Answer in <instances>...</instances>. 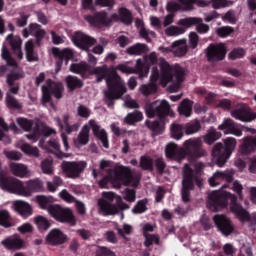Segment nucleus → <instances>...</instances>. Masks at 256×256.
<instances>
[{"instance_id": "9d476101", "label": "nucleus", "mask_w": 256, "mask_h": 256, "mask_svg": "<svg viewBox=\"0 0 256 256\" xmlns=\"http://www.w3.org/2000/svg\"><path fill=\"white\" fill-rule=\"evenodd\" d=\"M236 145L237 140L233 137L224 139V144L217 143L214 145L212 149V157L218 167L225 166V163H227L229 157L233 155V151H235Z\"/></svg>"}, {"instance_id": "ddd939ff", "label": "nucleus", "mask_w": 256, "mask_h": 256, "mask_svg": "<svg viewBox=\"0 0 256 256\" xmlns=\"http://www.w3.org/2000/svg\"><path fill=\"white\" fill-rule=\"evenodd\" d=\"M85 169H87V162L85 161H63L61 163L62 173L67 179H79Z\"/></svg>"}, {"instance_id": "b1692460", "label": "nucleus", "mask_w": 256, "mask_h": 256, "mask_svg": "<svg viewBox=\"0 0 256 256\" xmlns=\"http://www.w3.org/2000/svg\"><path fill=\"white\" fill-rule=\"evenodd\" d=\"M219 131H224L225 135H235L236 137H241L243 135V131L235 121L231 119H225L219 126Z\"/></svg>"}, {"instance_id": "c9c22d12", "label": "nucleus", "mask_w": 256, "mask_h": 256, "mask_svg": "<svg viewBox=\"0 0 256 256\" xmlns=\"http://www.w3.org/2000/svg\"><path fill=\"white\" fill-rule=\"evenodd\" d=\"M127 55L139 57L141 55H146L149 53V46L143 43H136L126 49Z\"/></svg>"}, {"instance_id": "f8f14e48", "label": "nucleus", "mask_w": 256, "mask_h": 256, "mask_svg": "<svg viewBox=\"0 0 256 256\" xmlns=\"http://www.w3.org/2000/svg\"><path fill=\"white\" fill-rule=\"evenodd\" d=\"M49 214L55 221L58 223H68L72 227L77 225V219H75V215L73 214V210L70 208H63L60 205L50 206Z\"/></svg>"}, {"instance_id": "2eb2a0df", "label": "nucleus", "mask_w": 256, "mask_h": 256, "mask_svg": "<svg viewBox=\"0 0 256 256\" xmlns=\"http://www.w3.org/2000/svg\"><path fill=\"white\" fill-rule=\"evenodd\" d=\"M116 69L121 71V73H126V75H133L136 73L139 75V79H145V77L149 75V66H147L141 59L136 61L135 68L129 67L125 64H119Z\"/></svg>"}, {"instance_id": "58836bf2", "label": "nucleus", "mask_w": 256, "mask_h": 256, "mask_svg": "<svg viewBox=\"0 0 256 256\" xmlns=\"http://www.w3.org/2000/svg\"><path fill=\"white\" fill-rule=\"evenodd\" d=\"M65 81H66V86L68 88V91L70 93H73V91H75L76 89H81L84 85L81 79L72 75H68L65 78Z\"/></svg>"}, {"instance_id": "473e14b6", "label": "nucleus", "mask_w": 256, "mask_h": 256, "mask_svg": "<svg viewBox=\"0 0 256 256\" xmlns=\"http://www.w3.org/2000/svg\"><path fill=\"white\" fill-rule=\"evenodd\" d=\"M227 181V183H233V172H221L217 171L215 174L209 179V184L211 187H217L219 185V181Z\"/></svg>"}, {"instance_id": "c03bdc74", "label": "nucleus", "mask_w": 256, "mask_h": 256, "mask_svg": "<svg viewBox=\"0 0 256 256\" xmlns=\"http://www.w3.org/2000/svg\"><path fill=\"white\" fill-rule=\"evenodd\" d=\"M90 67L86 62L73 63L70 65L71 73H75L76 75H85L88 73Z\"/></svg>"}, {"instance_id": "a211bd4d", "label": "nucleus", "mask_w": 256, "mask_h": 256, "mask_svg": "<svg viewBox=\"0 0 256 256\" xmlns=\"http://www.w3.org/2000/svg\"><path fill=\"white\" fill-rule=\"evenodd\" d=\"M227 56V46L223 43L210 44L206 49V57L208 61H223Z\"/></svg>"}, {"instance_id": "7c9ffc66", "label": "nucleus", "mask_w": 256, "mask_h": 256, "mask_svg": "<svg viewBox=\"0 0 256 256\" xmlns=\"http://www.w3.org/2000/svg\"><path fill=\"white\" fill-rule=\"evenodd\" d=\"M256 149V137L244 138L243 144L240 146L241 155H250ZM251 163L256 167V157L252 159Z\"/></svg>"}, {"instance_id": "a19ab883", "label": "nucleus", "mask_w": 256, "mask_h": 256, "mask_svg": "<svg viewBox=\"0 0 256 256\" xmlns=\"http://www.w3.org/2000/svg\"><path fill=\"white\" fill-rule=\"evenodd\" d=\"M26 59L29 63L39 61V57L35 54V43L33 40H28L25 44Z\"/></svg>"}, {"instance_id": "f03ea898", "label": "nucleus", "mask_w": 256, "mask_h": 256, "mask_svg": "<svg viewBox=\"0 0 256 256\" xmlns=\"http://www.w3.org/2000/svg\"><path fill=\"white\" fill-rule=\"evenodd\" d=\"M230 203V211L239 219V221L250 223L253 227L256 225V215H250L243 206L237 202V196L230 192L214 191L208 195V209L217 212L219 209H225Z\"/></svg>"}, {"instance_id": "f704fd0d", "label": "nucleus", "mask_w": 256, "mask_h": 256, "mask_svg": "<svg viewBox=\"0 0 256 256\" xmlns=\"http://www.w3.org/2000/svg\"><path fill=\"white\" fill-rule=\"evenodd\" d=\"M14 210L19 213L22 217H29L33 215V208L25 201L17 200L14 202Z\"/></svg>"}, {"instance_id": "0eeeda50", "label": "nucleus", "mask_w": 256, "mask_h": 256, "mask_svg": "<svg viewBox=\"0 0 256 256\" xmlns=\"http://www.w3.org/2000/svg\"><path fill=\"white\" fill-rule=\"evenodd\" d=\"M134 181L135 176H133L131 168L125 166H117L114 169H110L109 175L104 176L99 181V187H101V189H106L107 185L111 183L115 189H121L122 185L128 187V185Z\"/></svg>"}, {"instance_id": "4468645a", "label": "nucleus", "mask_w": 256, "mask_h": 256, "mask_svg": "<svg viewBox=\"0 0 256 256\" xmlns=\"http://www.w3.org/2000/svg\"><path fill=\"white\" fill-rule=\"evenodd\" d=\"M0 189L14 195H21L23 182L13 176H7L0 172Z\"/></svg>"}, {"instance_id": "39448f33", "label": "nucleus", "mask_w": 256, "mask_h": 256, "mask_svg": "<svg viewBox=\"0 0 256 256\" xmlns=\"http://www.w3.org/2000/svg\"><path fill=\"white\" fill-rule=\"evenodd\" d=\"M194 169L189 165H185L182 177V189H181V197L183 203L191 202V191L195 189V183L199 189L203 187V179H201V173L205 169V163L196 162L194 165Z\"/></svg>"}, {"instance_id": "c756f323", "label": "nucleus", "mask_w": 256, "mask_h": 256, "mask_svg": "<svg viewBox=\"0 0 256 256\" xmlns=\"http://www.w3.org/2000/svg\"><path fill=\"white\" fill-rule=\"evenodd\" d=\"M6 41L10 45L14 55L18 57V59H23V51H21V45H23V40L20 36H15L13 34H9L6 36Z\"/></svg>"}, {"instance_id": "bf43d9fd", "label": "nucleus", "mask_w": 256, "mask_h": 256, "mask_svg": "<svg viewBox=\"0 0 256 256\" xmlns=\"http://www.w3.org/2000/svg\"><path fill=\"white\" fill-rule=\"evenodd\" d=\"M139 167L143 171H153V159L147 156H141Z\"/></svg>"}, {"instance_id": "f257e3e1", "label": "nucleus", "mask_w": 256, "mask_h": 256, "mask_svg": "<svg viewBox=\"0 0 256 256\" xmlns=\"http://www.w3.org/2000/svg\"><path fill=\"white\" fill-rule=\"evenodd\" d=\"M91 75H96V83H101L103 80L106 81L107 90L104 91V103L109 109H113L115 101H118L127 93L125 82L121 80V76L115 69L109 68L106 64L95 67Z\"/></svg>"}, {"instance_id": "1a4fd4ad", "label": "nucleus", "mask_w": 256, "mask_h": 256, "mask_svg": "<svg viewBox=\"0 0 256 256\" xmlns=\"http://www.w3.org/2000/svg\"><path fill=\"white\" fill-rule=\"evenodd\" d=\"M102 199L98 201V207L105 215H117L120 211L129 209L127 203L123 202L121 196L113 192H103Z\"/></svg>"}, {"instance_id": "8fccbe9b", "label": "nucleus", "mask_w": 256, "mask_h": 256, "mask_svg": "<svg viewBox=\"0 0 256 256\" xmlns=\"http://www.w3.org/2000/svg\"><path fill=\"white\" fill-rule=\"evenodd\" d=\"M218 139H221V132H217V130L212 128L204 136V143H207V145H213V143Z\"/></svg>"}, {"instance_id": "72a5a7b5", "label": "nucleus", "mask_w": 256, "mask_h": 256, "mask_svg": "<svg viewBox=\"0 0 256 256\" xmlns=\"http://www.w3.org/2000/svg\"><path fill=\"white\" fill-rule=\"evenodd\" d=\"M23 75L21 73L12 72L7 75L6 83L9 87V90L7 93L10 95H17L19 93V86H15V81H19Z\"/></svg>"}, {"instance_id": "5fc2aeb1", "label": "nucleus", "mask_w": 256, "mask_h": 256, "mask_svg": "<svg viewBox=\"0 0 256 256\" xmlns=\"http://www.w3.org/2000/svg\"><path fill=\"white\" fill-rule=\"evenodd\" d=\"M21 151L28 155L29 157H39V148L33 147L30 144H23L21 146Z\"/></svg>"}, {"instance_id": "37998d69", "label": "nucleus", "mask_w": 256, "mask_h": 256, "mask_svg": "<svg viewBox=\"0 0 256 256\" xmlns=\"http://www.w3.org/2000/svg\"><path fill=\"white\" fill-rule=\"evenodd\" d=\"M172 47H176L174 51L176 57H185V55H187V51L189 50L187 48V41L185 40H178L173 42Z\"/></svg>"}, {"instance_id": "0e129e2a", "label": "nucleus", "mask_w": 256, "mask_h": 256, "mask_svg": "<svg viewBox=\"0 0 256 256\" xmlns=\"http://www.w3.org/2000/svg\"><path fill=\"white\" fill-rule=\"evenodd\" d=\"M234 32H235V29H233V27L231 26H223L216 30L218 37H222V38L229 37V35H231Z\"/></svg>"}, {"instance_id": "423d86ee", "label": "nucleus", "mask_w": 256, "mask_h": 256, "mask_svg": "<svg viewBox=\"0 0 256 256\" xmlns=\"http://www.w3.org/2000/svg\"><path fill=\"white\" fill-rule=\"evenodd\" d=\"M159 69L154 67L152 70V74L150 76V83L142 84L140 86V93L144 97H149V95H153L157 93V82L160 81V85H167L173 79L171 75V64L167 62L165 59L161 58L159 60Z\"/></svg>"}, {"instance_id": "680f3d73", "label": "nucleus", "mask_w": 256, "mask_h": 256, "mask_svg": "<svg viewBox=\"0 0 256 256\" xmlns=\"http://www.w3.org/2000/svg\"><path fill=\"white\" fill-rule=\"evenodd\" d=\"M171 137L172 139H181L183 137V126L180 124L171 125Z\"/></svg>"}, {"instance_id": "e2e57ef3", "label": "nucleus", "mask_w": 256, "mask_h": 256, "mask_svg": "<svg viewBox=\"0 0 256 256\" xmlns=\"http://www.w3.org/2000/svg\"><path fill=\"white\" fill-rule=\"evenodd\" d=\"M168 37H177L178 35H183L185 33V28L170 26L165 30Z\"/></svg>"}, {"instance_id": "7ed1b4c3", "label": "nucleus", "mask_w": 256, "mask_h": 256, "mask_svg": "<svg viewBox=\"0 0 256 256\" xmlns=\"http://www.w3.org/2000/svg\"><path fill=\"white\" fill-rule=\"evenodd\" d=\"M165 155L167 159L181 163L186 156L193 160L201 159L207 155V151L203 149L201 138H190L184 142L183 148L178 147L174 142L168 143L165 147Z\"/></svg>"}, {"instance_id": "864d4df0", "label": "nucleus", "mask_w": 256, "mask_h": 256, "mask_svg": "<svg viewBox=\"0 0 256 256\" xmlns=\"http://www.w3.org/2000/svg\"><path fill=\"white\" fill-rule=\"evenodd\" d=\"M147 203H149L147 199L139 200L133 207L132 213L134 215H141L142 213H145V211H147Z\"/></svg>"}, {"instance_id": "412c9836", "label": "nucleus", "mask_w": 256, "mask_h": 256, "mask_svg": "<svg viewBox=\"0 0 256 256\" xmlns=\"http://www.w3.org/2000/svg\"><path fill=\"white\" fill-rule=\"evenodd\" d=\"M72 41L76 47H79L84 51H89V47H93V45L97 43L95 38L86 35L83 32H76L72 37Z\"/></svg>"}, {"instance_id": "79ce46f5", "label": "nucleus", "mask_w": 256, "mask_h": 256, "mask_svg": "<svg viewBox=\"0 0 256 256\" xmlns=\"http://www.w3.org/2000/svg\"><path fill=\"white\" fill-rule=\"evenodd\" d=\"M5 105L8 109H14L16 111H20V109H23V104L13 96V94L6 93L5 96Z\"/></svg>"}, {"instance_id": "2f4dec72", "label": "nucleus", "mask_w": 256, "mask_h": 256, "mask_svg": "<svg viewBox=\"0 0 256 256\" xmlns=\"http://www.w3.org/2000/svg\"><path fill=\"white\" fill-rule=\"evenodd\" d=\"M1 245L6 249L17 251L23 248V239L19 235L8 236L1 241Z\"/></svg>"}, {"instance_id": "4c0bfd02", "label": "nucleus", "mask_w": 256, "mask_h": 256, "mask_svg": "<svg viewBox=\"0 0 256 256\" xmlns=\"http://www.w3.org/2000/svg\"><path fill=\"white\" fill-rule=\"evenodd\" d=\"M10 171L15 177H20L21 179L29 175V168L21 163L12 162L9 165Z\"/></svg>"}, {"instance_id": "6ab92c4d", "label": "nucleus", "mask_w": 256, "mask_h": 256, "mask_svg": "<svg viewBox=\"0 0 256 256\" xmlns=\"http://www.w3.org/2000/svg\"><path fill=\"white\" fill-rule=\"evenodd\" d=\"M178 25L181 27H186V29H189V27H193L196 25V31L197 33H200V35H205V33H209V25L203 23L202 18L197 17H188L183 18L178 21Z\"/></svg>"}, {"instance_id": "f3484780", "label": "nucleus", "mask_w": 256, "mask_h": 256, "mask_svg": "<svg viewBox=\"0 0 256 256\" xmlns=\"http://www.w3.org/2000/svg\"><path fill=\"white\" fill-rule=\"evenodd\" d=\"M52 54L56 61V73H59L63 67V61L65 65H69L70 61H73L75 58V53L71 50V48L59 49L57 47L52 48Z\"/></svg>"}, {"instance_id": "cd10ccee", "label": "nucleus", "mask_w": 256, "mask_h": 256, "mask_svg": "<svg viewBox=\"0 0 256 256\" xmlns=\"http://www.w3.org/2000/svg\"><path fill=\"white\" fill-rule=\"evenodd\" d=\"M28 29H30V35L35 38V42H33L35 46L41 47L47 32L38 23H30Z\"/></svg>"}, {"instance_id": "bb28decb", "label": "nucleus", "mask_w": 256, "mask_h": 256, "mask_svg": "<svg viewBox=\"0 0 256 256\" xmlns=\"http://www.w3.org/2000/svg\"><path fill=\"white\" fill-rule=\"evenodd\" d=\"M43 191V182L38 179L29 180L26 182V186L22 182L21 194L24 197H29L31 193H39Z\"/></svg>"}, {"instance_id": "ea45409f", "label": "nucleus", "mask_w": 256, "mask_h": 256, "mask_svg": "<svg viewBox=\"0 0 256 256\" xmlns=\"http://www.w3.org/2000/svg\"><path fill=\"white\" fill-rule=\"evenodd\" d=\"M179 115H183L184 117H189L193 114V101L189 99H184L178 106Z\"/></svg>"}, {"instance_id": "dca6fc26", "label": "nucleus", "mask_w": 256, "mask_h": 256, "mask_svg": "<svg viewBox=\"0 0 256 256\" xmlns=\"http://www.w3.org/2000/svg\"><path fill=\"white\" fill-rule=\"evenodd\" d=\"M170 74L172 78L168 83H171V81H174V83L171 84L168 89L170 93H177V91L181 89V83L185 81V76L187 73L185 72V68L181 67L179 64H176L173 67L171 66Z\"/></svg>"}, {"instance_id": "de8ad7c7", "label": "nucleus", "mask_w": 256, "mask_h": 256, "mask_svg": "<svg viewBox=\"0 0 256 256\" xmlns=\"http://www.w3.org/2000/svg\"><path fill=\"white\" fill-rule=\"evenodd\" d=\"M36 203H38L40 209H47L48 213L50 207H55V205L51 204L53 203V198L43 195L36 196Z\"/></svg>"}, {"instance_id": "338daca9", "label": "nucleus", "mask_w": 256, "mask_h": 256, "mask_svg": "<svg viewBox=\"0 0 256 256\" xmlns=\"http://www.w3.org/2000/svg\"><path fill=\"white\" fill-rule=\"evenodd\" d=\"M42 172L46 175H51L53 173V162L49 159H45L41 162Z\"/></svg>"}, {"instance_id": "e433bc0d", "label": "nucleus", "mask_w": 256, "mask_h": 256, "mask_svg": "<svg viewBox=\"0 0 256 256\" xmlns=\"http://www.w3.org/2000/svg\"><path fill=\"white\" fill-rule=\"evenodd\" d=\"M15 225H17V222L12 218L11 213L8 210H0V227L11 229Z\"/></svg>"}, {"instance_id": "6e6552de", "label": "nucleus", "mask_w": 256, "mask_h": 256, "mask_svg": "<svg viewBox=\"0 0 256 256\" xmlns=\"http://www.w3.org/2000/svg\"><path fill=\"white\" fill-rule=\"evenodd\" d=\"M18 125L24 130V131H31L29 134H26L25 137L29 139V141H33V143H37L38 140L41 139V137H50V135H55L57 131L55 129L45 126V124H40L39 122H36L33 126V120H29L27 118H18Z\"/></svg>"}, {"instance_id": "3c124183", "label": "nucleus", "mask_w": 256, "mask_h": 256, "mask_svg": "<svg viewBox=\"0 0 256 256\" xmlns=\"http://www.w3.org/2000/svg\"><path fill=\"white\" fill-rule=\"evenodd\" d=\"M1 57L4 59V61H6L9 67H17V61H15V58L11 57V53L5 45L2 46Z\"/></svg>"}, {"instance_id": "393cba45", "label": "nucleus", "mask_w": 256, "mask_h": 256, "mask_svg": "<svg viewBox=\"0 0 256 256\" xmlns=\"http://www.w3.org/2000/svg\"><path fill=\"white\" fill-rule=\"evenodd\" d=\"M231 116L243 123H251V121H255L256 119V112L251 111V108H239L232 110Z\"/></svg>"}, {"instance_id": "49530a36", "label": "nucleus", "mask_w": 256, "mask_h": 256, "mask_svg": "<svg viewBox=\"0 0 256 256\" xmlns=\"http://www.w3.org/2000/svg\"><path fill=\"white\" fill-rule=\"evenodd\" d=\"M118 15H120V22L124 25H131L133 23V13L125 7H121L118 10Z\"/></svg>"}, {"instance_id": "4be33fe9", "label": "nucleus", "mask_w": 256, "mask_h": 256, "mask_svg": "<svg viewBox=\"0 0 256 256\" xmlns=\"http://www.w3.org/2000/svg\"><path fill=\"white\" fill-rule=\"evenodd\" d=\"M67 234L63 233L61 229L54 228L46 236V243L52 247H59L68 241Z\"/></svg>"}, {"instance_id": "774afa93", "label": "nucleus", "mask_w": 256, "mask_h": 256, "mask_svg": "<svg viewBox=\"0 0 256 256\" xmlns=\"http://www.w3.org/2000/svg\"><path fill=\"white\" fill-rule=\"evenodd\" d=\"M96 256H117L115 252L105 246H98L96 249Z\"/></svg>"}, {"instance_id": "9b49d317", "label": "nucleus", "mask_w": 256, "mask_h": 256, "mask_svg": "<svg viewBox=\"0 0 256 256\" xmlns=\"http://www.w3.org/2000/svg\"><path fill=\"white\" fill-rule=\"evenodd\" d=\"M63 89V83L48 79L46 85L42 86V105L45 107L47 103H51L53 101L52 95L56 99H61L63 97Z\"/></svg>"}, {"instance_id": "a18cd8bd", "label": "nucleus", "mask_w": 256, "mask_h": 256, "mask_svg": "<svg viewBox=\"0 0 256 256\" xmlns=\"http://www.w3.org/2000/svg\"><path fill=\"white\" fill-rule=\"evenodd\" d=\"M34 223L36 224L38 230L41 233H43L44 231H48L51 228V221L45 216H36L34 218Z\"/></svg>"}, {"instance_id": "603ef678", "label": "nucleus", "mask_w": 256, "mask_h": 256, "mask_svg": "<svg viewBox=\"0 0 256 256\" xmlns=\"http://www.w3.org/2000/svg\"><path fill=\"white\" fill-rule=\"evenodd\" d=\"M125 121L127 125H133L134 123H139V121H143V113L139 111H135L134 113H129L125 117Z\"/></svg>"}, {"instance_id": "aec40b11", "label": "nucleus", "mask_w": 256, "mask_h": 256, "mask_svg": "<svg viewBox=\"0 0 256 256\" xmlns=\"http://www.w3.org/2000/svg\"><path fill=\"white\" fill-rule=\"evenodd\" d=\"M213 221L218 231H220V233L225 237H229V235L235 231V227L233 226V223H231V219L225 215L217 214L213 217Z\"/></svg>"}, {"instance_id": "6e6d98bb", "label": "nucleus", "mask_w": 256, "mask_h": 256, "mask_svg": "<svg viewBox=\"0 0 256 256\" xmlns=\"http://www.w3.org/2000/svg\"><path fill=\"white\" fill-rule=\"evenodd\" d=\"M77 139L80 145H87V143H89V126H83L82 130L78 134Z\"/></svg>"}, {"instance_id": "4d7b16f0", "label": "nucleus", "mask_w": 256, "mask_h": 256, "mask_svg": "<svg viewBox=\"0 0 256 256\" xmlns=\"http://www.w3.org/2000/svg\"><path fill=\"white\" fill-rule=\"evenodd\" d=\"M181 9H183L181 3H177L174 0H170L166 4V11L170 15H175L178 11H182Z\"/></svg>"}, {"instance_id": "69168bd1", "label": "nucleus", "mask_w": 256, "mask_h": 256, "mask_svg": "<svg viewBox=\"0 0 256 256\" xmlns=\"http://www.w3.org/2000/svg\"><path fill=\"white\" fill-rule=\"evenodd\" d=\"M229 59L235 61V59H243L245 57V49L235 48L229 53Z\"/></svg>"}, {"instance_id": "20e7f679", "label": "nucleus", "mask_w": 256, "mask_h": 256, "mask_svg": "<svg viewBox=\"0 0 256 256\" xmlns=\"http://www.w3.org/2000/svg\"><path fill=\"white\" fill-rule=\"evenodd\" d=\"M157 103L159 102L155 101L153 103L148 102L145 104V113L147 117L153 119L156 115L160 119L155 121L146 120L145 122L146 127L152 131L153 135H161V133L165 131L164 119L169 115V111H171V106L166 100H162L159 105H157Z\"/></svg>"}, {"instance_id": "a878e982", "label": "nucleus", "mask_w": 256, "mask_h": 256, "mask_svg": "<svg viewBox=\"0 0 256 256\" xmlns=\"http://www.w3.org/2000/svg\"><path fill=\"white\" fill-rule=\"evenodd\" d=\"M69 119H71L69 114H64L62 120L59 117L54 118V121H56L60 131H65L67 135H71V133L79 131V124L70 125Z\"/></svg>"}, {"instance_id": "09e8293b", "label": "nucleus", "mask_w": 256, "mask_h": 256, "mask_svg": "<svg viewBox=\"0 0 256 256\" xmlns=\"http://www.w3.org/2000/svg\"><path fill=\"white\" fill-rule=\"evenodd\" d=\"M48 147H50V149H53V151L51 152L54 153V155H56L58 159H63L67 157V154L61 151V145L59 144V141L55 139L50 140L48 142Z\"/></svg>"}, {"instance_id": "13d9d810", "label": "nucleus", "mask_w": 256, "mask_h": 256, "mask_svg": "<svg viewBox=\"0 0 256 256\" xmlns=\"http://www.w3.org/2000/svg\"><path fill=\"white\" fill-rule=\"evenodd\" d=\"M198 131H201V122H199V120H196L191 124H187L184 129V133H186V135H193L198 133Z\"/></svg>"}, {"instance_id": "5701e85b", "label": "nucleus", "mask_w": 256, "mask_h": 256, "mask_svg": "<svg viewBox=\"0 0 256 256\" xmlns=\"http://www.w3.org/2000/svg\"><path fill=\"white\" fill-rule=\"evenodd\" d=\"M86 21L90 23V25H93L94 27H102L107 25H111V20H109V17L107 16V12H96L93 15H88L85 17Z\"/></svg>"}, {"instance_id": "c85d7f7f", "label": "nucleus", "mask_w": 256, "mask_h": 256, "mask_svg": "<svg viewBox=\"0 0 256 256\" xmlns=\"http://www.w3.org/2000/svg\"><path fill=\"white\" fill-rule=\"evenodd\" d=\"M89 125L93 131L94 137H97V139L101 141L105 149H109V138L105 129H101V126L95 123V120H90Z\"/></svg>"}, {"instance_id": "052dcab7", "label": "nucleus", "mask_w": 256, "mask_h": 256, "mask_svg": "<svg viewBox=\"0 0 256 256\" xmlns=\"http://www.w3.org/2000/svg\"><path fill=\"white\" fill-rule=\"evenodd\" d=\"M182 6V11H191L193 6L201 3V0H177Z\"/></svg>"}]
</instances>
